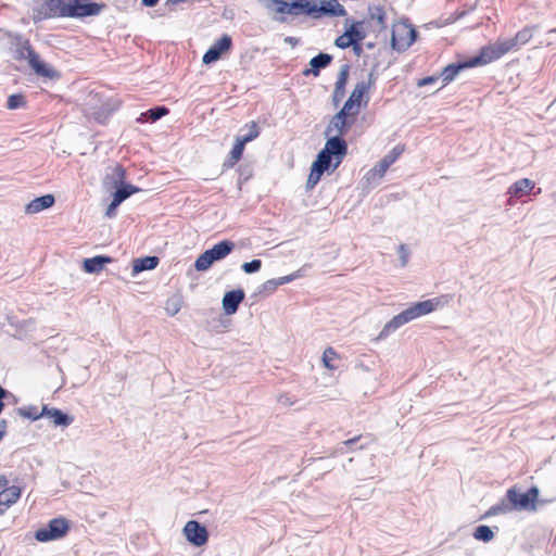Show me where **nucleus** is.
I'll use <instances>...</instances> for the list:
<instances>
[{
    "instance_id": "nucleus-40",
    "label": "nucleus",
    "mask_w": 556,
    "mask_h": 556,
    "mask_svg": "<svg viewBox=\"0 0 556 556\" xmlns=\"http://www.w3.org/2000/svg\"><path fill=\"white\" fill-rule=\"evenodd\" d=\"M258 136H260V127H258L257 123L252 122L249 125V131L245 135L238 136V137L241 140H243V142L247 144V143L253 141L254 139H256Z\"/></svg>"
},
{
    "instance_id": "nucleus-53",
    "label": "nucleus",
    "mask_w": 556,
    "mask_h": 556,
    "mask_svg": "<svg viewBox=\"0 0 556 556\" xmlns=\"http://www.w3.org/2000/svg\"><path fill=\"white\" fill-rule=\"evenodd\" d=\"M12 396V394L7 390L4 389L3 387L0 386V414L2 413L3 408H4V400Z\"/></svg>"
},
{
    "instance_id": "nucleus-52",
    "label": "nucleus",
    "mask_w": 556,
    "mask_h": 556,
    "mask_svg": "<svg viewBox=\"0 0 556 556\" xmlns=\"http://www.w3.org/2000/svg\"><path fill=\"white\" fill-rule=\"evenodd\" d=\"M399 254H400L402 266H405L408 261V250L406 249L405 244H401L399 247Z\"/></svg>"
},
{
    "instance_id": "nucleus-47",
    "label": "nucleus",
    "mask_w": 556,
    "mask_h": 556,
    "mask_svg": "<svg viewBox=\"0 0 556 556\" xmlns=\"http://www.w3.org/2000/svg\"><path fill=\"white\" fill-rule=\"evenodd\" d=\"M278 287L276 279H269L261 286L260 292L273 293Z\"/></svg>"
},
{
    "instance_id": "nucleus-61",
    "label": "nucleus",
    "mask_w": 556,
    "mask_h": 556,
    "mask_svg": "<svg viewBox=\"0 0 556 556\" xmlns=\"http://www.w3.org/2000/svg\"><path fill=\"white\" fill-rule=\"evenodd\" d=\"M5 509H7V508H5V507H3V506L0 504V516H1L2 514H4Z\"/></svg>"
},
{
    "instance_id": "nucleus-9",
    "label": "nucleus",
    "mask_w": 556,
    "mask_h": 556,
    "mask_svg": "<svg viewBox=\"0 0 556 556\" xmlns=\"http://www.w3.org/2000/svg\"><path fill=\"white\" fill-rule=\"evenodd\" d=\"M517 47L514 42L513 38L497 41L494 45L484 47L481 49L480 53L478 54V58L480 60L481 65L491 63L504 54L508 53L511 50H516Z\"/></svg>"
},
{
    "instance_id": "nucleus-19",
    "label": "nucleus",
    "mask_w": 556,
    "mask_h": 556,
    "mask_svg": "<svg viewBox=\"0 0 556 556\" xmlns=\"http://www.w3.org/2000/svg\"><path fill=\"white\" fill-rule=\"evenodd\" d=\"M332 62V55L329 53L320 52L309 61V68L303 72V75L318 76L323 68H326Z\"/></svg>"
},
{
    "instance_id": "nucleus-20",
    "label": "nucleus",
    "mask_w": 556,
    "mask_h": 556,
    "mask_svg": "<svg viewBox=\"0 0 556 556\" xmlns=\"http://www.w3.org/2000/svg\"><path fill=\"white\" fill-rule=\"evenodd\" d=\"M113 262V258L108 255H96L90 258H85L83 262V268L88 274L100 273L106 264Z\"/></svg>"
},
{
    "instance_id": "nucleus-49",
    "label": "nucleus",
    "mask_w": 556,
    "mask_h": 556,
    "mask_svg": "<svg viewBox=\"0 0 556 556\" xmlns=\"http://www.w3.org/2000/svg\"><path fill=\"white\" fill-rule=\"evenodd\" d=\"M299 277H300V271L298 270V271H294V273H292L290 275L276 278V280H277L278 286H282L285 283L293 281L294 279H296Z\"/></svg>"
},
{
    "instance_id": "nucleus-42",
    "label": "nucleus",
    "mask_w": 556,
    "mask_h": 556,
    "mask_svg": "<svg viewBox=\"0 0 556 556\" xmlns=\"http://www.w3.org/2000/svg\"><path fill=\"white\" fill-rule=\"evenodd\" d=\"M25 105V98L21 93L11 94L8 99L7 106L10 110H16Z\"/></svg>"
},
{
    "instance_id": "nucleus-7",
    "label": "nucleus",
    "mask_w": 556,
    "mask_h": 556,
    "mask_svg": "<svg viewBox=\"0 0 556 556\" xmlns=\"http://www.w3.org/2000/svg\"><path fill=\"white\" fill-rule=\"evenodd\" d=\"M539 494L536 486H531L525 493H520L516 486L507 490V498L513 504L514 510H534Z\"/></svg>"
},
{
    "instance_id": "nucleus-16",
    "label": "nucleus",
    "mask_w": 556,
    "mask_h": 556,
    "mask_svg": "<svg viewBox=\"0 0 556 556\" xmlns=\"http://www.w3.org/2000/svg\"><path fill=\"white\" fill-rule=\"evenodd\" d=\"M245 293L242 289L227 291L222 300L223 309L226 315H233L237 313L239 305L244 300Z\"/></svg>"
},
{
    "instance_id": "nucleus-59",
    "label": "nucleus",
    "mask_w": 556,
    "mask_h": 556,
    "mask_svg": "<svg viewBox=\"0 0 556 556\" xmlns=\"http://www.w3.org/2000/svg\"><path fill=\"white\" fill-rule=\"evenodd\" d=\"M351 46L353 47L354 52H355L357 55H359V54H361V52H362V47H361L359 42H356V46H355V45H351Z\"/></svg>"
},
{
    "instance_id": "nucleus-2",
    "label": "nucleus",
    "mask_w": 556,
    "mask_h": 556,
    "mask_svg": "<svg viewBox=\"0 0 556 556\" xmlns=\"http://www.w3.org/2000/svg\"><path fill=\"white\" fill-rule=\"evenodd\" d=\"M105 8V3L91 0H45L39 14H42L43 18L54 16L85 18L99 15Z\"/></svg>"
},
{
    "instance_id": "nucleus-46",
    "label": "nucleus",
    "mask_w": 556,
    "mask_h": 556,
    "mask_svg": "<svg viewBox=\"0 0 556 556\" xmlns=\"http://www.w3.org/2000/svg\"><path fill=\"white\" fill-rule=\"evenodd\" d=\"M336 356H337V354H336L334 350L332 348H327L323 355L324 365L327 368H330V369L333 368V366L330 364V361L333 359Z\"/></svg>"
},
{
    "instance_id": "nucleus-57",
    "label": "nucleus",
    "mask_w": 556,
    "mask_h": 556,
    "mask_svg": "<svg viewBox=\"0 0 556 556\" xmlns=\"http://www.w3.org/2000/svg\"><path fill=\"white\" fill-rule=\"evenodd\" d=\"M8 484H9V479L5 476L0 475V488H3V489L9 488Z\"/></svg>"
},
{
    "instance_id": "nucleus-15",
    "label": "nucleus",
    "mask_w": 556,
    "mask_h": 556,
    "mask_svg": "<svg viewBox=\"0 0 556 556\" xmlns=\"http://www.w3.org/2000/svg\"><path fill=\"white\" fill-rule=\"evenodd\" d=\"M12 482L13 485L3 489L0 492V504L5 508H9L20 500L22 491L24 489L22 479L14 478Z\"/></svg>"
},
{
    "instance_id": "nucleus-18",
    "label": "nucleus",
    "mask_w": 556,
    "mask_h": 556,
    "mask_svg": "<svg viewBox=\"0 0 556 556\" xmlns=\"http://www.w3.org/2000/svg\"><path fill=\"white\" fill-rule=\"evenodd\" d=\"M349 71L350 66L348 64L342 65L340 68L332 93V101L334 105H338L345 96V86L349 79Z\"/></svg>"
},
{
    "instance_id": "nucleus-13",
    "label": "nucleus",
    "mask_w": 556,
    "mask_h": 556,
    "mask_svg": "<svg viewBox=\"0 0 556 556\" xmlns=\"http://www.w3.org/2000/svg\"><path fill=\"white\" fill-rule=\"evenodd\" d=\"M375 81H376V76H375L374 72L371 71L368 74L367 80H361L355 85L353 91L351 92V94L349 97L356 104V110L354 111V113L359 112L363 101H364L365 105L368 103L369 98L367 96V92L370 89V87L375 84Z\"/></svg>"
},
{
    "instance_id": "nucleus-55",
    "label": "nucleus",
    "mask_w": 556,
    "mask_h": 556,
    "mask_svg": "<svg viewBox=\"0 0 556 556\" xmlns=\"http://www.w3.org/2000/svg\"><path fill=\"white\" fill-rule=\"evenodd\" d=\"M283 41L292 47H295L299 43V39L291 36L286 37Z\"/></svg>"
},
{
    "instance_id": "nucleus-26",
    "label": "nucleus",
    "mask_w": 556,
    "mask_h": 556,
    "mask_svg": "<svg viewBox=\"0 0 556 556\" xmlns=\"http://www.w3.org/2000/svg\"><path fill=\"white\" fill-rule=\"evenodd\" d=\"M159 257L154 255L136 258L132 262V275L135 276L141 271L154 269L159 265Z\"/></svg>"
},
{
    "instance_id": "nucleus-4",
    "label": "nucleus",
    "mask_w": 556,
    "mask_h": 556,
    "mask_svg": "<svg viewBox=\"0 0 556 556\" xmlns=\"http://www.w3.org/2000/svg\"><path fill=\"white\" fill-rule=\"evenodd\" d=\"M439 304L438 299H430L421 302H417L412 304L409 307L394 316L390 321H388L378 336V340L386 339L391 332L395 331L403 325L420 317L427 315L435 309Z\"/></svg>"
},
{
    "instance_id": "nucleus-45",
    "label": "nucleus",
    "mask_w": 556,
    "mask_h": 556,
    "mask_svg": "<svg viewBox=\"0 0 556 556\" xmlns=\"http://www.w3.org/2000/svg\"><path fill=\"white\" fill-rule=\"evenodd\" d=\"M355 110H356V104L349 98L338 113H343V116L348 118L349 115L357 114V113H354Z\"/></svg>"
},
{
    "instance_id": "nucleus-60",
    "label": "nucleus",
    "mask_w": 556,
    "mask_h": 556,
    "mask_svg": "<svg viewBox=\"0 0 556 556\" xmlns=\"http://www.w3.org/2000/svg\"><path fill=\"white\" fill-rule=\"evenodd\" d=\"M8 422L4 419L0 420V429L4 430V433L7 432Z\"/></svg>"
},
{
    "instance_id": "nucleus-31",
    "label": "nucleus",
    "mask_w": 556,
    "mask_h": 556,
    "mask_svg": "<svg viewBox=\"0 0 556 556\" xmlns=\"http://www.w3.org/2000/svg\"><path fill=\"white\" fill-rule=\"evenodd\" d=\"M514 510L513 504L509 502V498H507V495L501 500L500 503L493 505L490 507V509L486 511L485 516H497V515H504L508 514Z\"/></svg>"
},
{
    "instance_id": "nucleus-38",
    "label": "nucleus",
    "mask_w": 556,
    "mask_h": 556,
    "mask_svg": "<svg viewBox=\"0 0 556 556\" xmlns=\"http://www.w3.org/2000/svg\"><path fill=\"white\" fill-rule=\"evenodd\" d=\"M17 413L28 419L37 420L45 416L43 408L40 413H38V409L36 406H28V407H21L17 409Z\"/></svg>"
},
{
    "instance_id": "nucleus-43",
    "label": "nucleus",
    "mask_w": 556,
    "mask_h": 556,
    "mask_svg": "<svg viewBox=\"0 0 556 556\" xmlns=\"http://www.w3.org/2000/svg\"><path fill=\"white\" fill-rule=\"evenodd\" d=\"M261 268H262V261L258 258H254V260H252L250 262H245L241 265V269L245 274H255V273L260 271Z\"/></svg>"
},
{
    "instance_id": "nucleus-54",
    "label": "nucleus",
    "mask_w": 556,
    "mask_h": 556,
    "mask_svg": "<svg viewBox=\"0 0 556 556\" xmlns=\"http://www.w3.org/2000/svg\"><path fill=\"white\" fill-rule=\"evenodd\" d=\"M437 79L438 78L435 76H427L425 78L419 79L417 85L419 87L431 85V84L435 83Z\"/></svg>"
},
{
    "instance_id": "nucleus-1",
    "label": "nucleus",
    "mask_w": 556,
    "mask_h": 556,
    "mask_svg": "<svg viewBox=\"0 0 556 556\" xmlns=\"http://www.w3.org/2000/svg\"><path fill=\"white\" fill-rule=\"evenodd\" d=\"M265 8L278 15L273 20L279 23L287 21L286 14L292 16H345L346 10L338 0H321L320 5L311 0H265Z\"/></svg>"
},
{
    "instance_id": "nucleus-32",
    "label": "nucleus",
    "mask_w": 556,
    "mask_h": 556,
    "mask_svg": "<svg viewBox=\"0 0 556 556\" xmlns=\"http://www.w3.org/2000/svg\"><path fill=\"white\" fill-rule=\"evenodd\" d=\"M362 22L353 23L346 30L345 36L356 46V42H361L365 38V33L361 28Z\"/></svg>"
},
{
    "instance_id": "nucleus-28",
    "label": "nucleus",
    "mask_w": 556,
    "mask_h": 556,
    "mask_svg": "<svg viewBox=\"0 0 556 556\" xmlns=\"http://www.w3.org/2000/svg\"><path fill=\"white\" fill-rule=\"evenodd\" d=\"M168 113V109L164 105L154 106L143 113L138 117L139 123L151 122L154 123L165 116Z\"/></svg>"
},
{
    "instance_id": "nucleus-12",
    "label": "nucleus",
    "mask_w": 556,
    "mask_h": 556,
    "mask_svg": "<svg viewBox=\"0 0 556 556\" xmlns=\"http://www.w3.org/2000/svg\"><path fill=\"white\" fill-rule=\"evenodd\" d=\"M232 47V39L229 35L224 34L218 40H216L204 53L202 62L205 65L212 64L218 61L224 53L228 52Z\"/></svg>"
},
{
    "instance_id": "nucleus-5",
    "label": "nucleus",
    "mask_w": 556,
    "mask_h": 556,
    "mask_svg": "<svg viewBox=\"0 0 556 556\" xmlns=\"http://www.w3.org/2000/svg\"><path fill=\"white\" fill-rule=\"evenodd\" d=\"M404 147L395 146L388 154H386L370 170L367 172L364 179L370 187L377 186L384 176L388 168L401 156Z\"/></svg>"
},
{
    "instance_id": "nucleus-36",
    "label": "nucleus",
    "mask_w": 556,
    "mask_h": 556,
    "mask_svg": "<svg viewBox=\"0 0 556 556\" xmlns=\"http://www.w3.org/2000/svg\"><path fill=\"white\" fill-rule=\"evenodd\" d=\"M332 159H333V156L326 153V151L320 150L319 153L317 154L316 160L313 162V164L317 165V167H319L320 169L326 172L330 167L333 166V165H331Z\"/></svg>"
},
{
    "instance_id": "nucleus-58",
    "label": "nucleus",
    "mask_w": 556,
    "mask_h": 556,
    "mask_svg": "<svg viewBox=\"0 0 556 556\" xmlns=\"http://www.w3.org/2000/svg\"><path fill=\"white\" fill-rule=\"evenodd\" d=\"M281 404L283 405H291L292 402L290 401L289 396L287 395H281L278 400Z\"/></svg>"
},
{
    "instance_id": "nucleus-56",
    "label": "nucleus",
    "mask_w": 556,
    "mask_h": 556,
    "mask_svg": "<svg viewBox=\"0 0 556 556\" xmlns=\"http://www.w3.org/2000/svg\"><path fill=\"white\" fill-rule=\"evenodd\" d=\"M160 0H141V3L144 5V7H148V8H153L155 7L157 3H159Z\"/></svg>"
},
{
    "instance_id": "nucleus-29",
    "label": "nucleus",
    "mask_w": 556,
    "mask_h": 556,
    "mask_svg": "<svg viewBox=\"0 0 556 556\" xmlns=\"http://www.w3.org/2000/svg\"><path fill=\"white\" fill-rule=\"evenodd\" d=\"M117 108H118V104L116 101L109 100L105 103H103L99 110L93 111L92 114L97 122L104 123L109 118V116L115 110H117Z\"/></svg>"
},
{
    "instance_id": "nucleus-48",
    "label": "nucleus",
    "mask_w": 556,
    "mask_h": 556,
    "mask_svg": "<svg viewBox=\"0 0 556 556\" xmlns=\"http://www.w3.org/2000/svg\"><path fill=\"white\" fill-rule=\"evenodd\" d=\"M239 184H241L242 181H247L251 176H252V172H251V168L248 167V166H239Z\"/></svg>"
},
{
    "instance_id": "nucleus-8",
    "label": "nucleus",
    "mask_w": 556,
    "mask_h": 556,
    "mask_svg": "<svg viewBox=\"0 0 556 556\" xmlns=\"http://www.w3.org/2000/svg\"><path fill=\"white\" fill-rule=\"evenodd\" d=\"M417 39V30L409 24H400L393 27L391 47L397 52L407 50Z\"/></svg>"
},
{
    "instance_id": "nucleus-34",
    "label": "nucleus",
    "mask_w": 556,
    "mask_h": 556,
    "mask_svg": "<svg viewBox=\"0 0 556 556\" xmlns=\"http://www.w3.org/2000/svg\"><path fill=\"white\" fill-rule=\"evenodd\" d=\"M214 264V260L211 254L205 250L201 253L194 262V268L198 271H205Z\"/></svg>"
},
{
    "instance_id": "nucleus-11",
    "label": "nucleus",
    "mask_w": 556,
    "mask_h": 556,
    "mask_svg": "<svg viewBox=\"0 0 556 556\" xmlns=\"http://www.w3.org/2000/svg\"><path fill=\"white\" fill-rule=\"evenodd\" d=\"M184 534L187 541L197 547L203 546L208 540L206 527L197 520H189L185 525Z\"/></svg>"
},
{
    "instance_id": "nucleus-44",
    "label": "nucleus",
    "mask_w": 556,
    "mask_h": 556,
    "mask_svg": "<svg viewBox=\"0 0 556 556\" xmlns=\"http://www.w3.org/2000/svg\"><path fill=\"white\" fill-rule=\"evenodd\" d=\"M181 308V299L180 298H172L167 300L165 309L168 315H176Z\"/></svg>"
},
{
    "instance_id": "nucleus-41",
    "label": "nucleus",
    "mask_w": 556,
    "mask_h": 556,
    "mask_svg": "<svg viewBox=\"0 0 556 556\" xmlns=\"http://www.w3.org/2000/svg\"><path fill=\"white\" fill-rule=\"evenodd\" d=\"M369 11H370V18L377 21L380 28H386L387 27L386 13H384L383 9L380 7H375V8H370Z\"/></svg>"
},
{
    "instance_id": "nucleus-35",
    "label": "nucleus",
    "mask_w": 556,
    "mask_h": 556,
    "mask_svg": "<svg viewBox=\"0 0 556 556\" xmlns=\"http://www.w3.org/2000/svg\"><path fill=\"white\" fill-rule=\"evenodd\" d=\"M325 172L317 167V165L312 164L311 173L308 175L307 181H306V190L309 191L315 188V186L319 182L323 174Z\"/></svg>"
},
{
    "instance_id": "nucleus-21",
    "label": "nucleus",
    "mask_w": 556,
    "mask_h": 556,
    "mask_svg": "<svg viewBox=\"0 0 556 556\" xmlns=\"http://www.w3.org/2000/svg\"><path fill=\"white\" fill-rule=\"evenodd\" d=\"M535 187V182L529 178H522L514 182L509 189L508 194L510 198H522L528 195Z\"/></svg>"
},
{
    "instance_id": "nucleus-6",
    "label": "nucleus",
    "mask_w": 556,
    "mask_h": 556,
    "mask_svg": "<svg viewBox=\"0 0 556 556\" xmlns=\"http://www.w3.org/2000/svg\"><path fill=\"white\" fill-rule=\"evenodd\" d=\"M68 530L70 522L63 517H58L51 519L46 527L36 530L34 538L38 542H50L64 538Z\"/></svg>"
},
{
    "instance_id": "nucleus-14",
    "label": "nucleus",
    "mask_w": 556,
    "mask_h": 556,
    "mask_svg": "<svg viewBox=\"0 0 556 556\" xmlns=\"http://www.w3.org/2000/svg\"><path fill=\"white\" fill-rule=\"evenodd\" d=\"M478 65H481L478 55L472 56L464 62H457L446 65L441 72V77L444 83V86L453 81L455 77L460 73V71L465 68L475 67Z\"/></svg>"
},
{
    "instance_id": "nucleus-10",
    "label": "nucleus",
    "mask_w": 556,
    "mask_h": 556,
    "mask_svg": "<svg viewBox=\"0 0 556 556\" xmlns=\"http://www.w3.org/2000/svg\"><path fill=\"white\" fill-rule=\"evenodd\" d=\"M323 151H326V153L333 156L336 160L332 166V170H334L340 166L343 159L348 154V143L340 136H329L327 137V141Z\"/></svg>"
},
{
    "instance_id": "nucleus-25",
    "label": "nucleus",
    "mask_w": 556,
    "mask_h": 556,
    "mask_svg": "<svg viewBox=\"0 0 556 556\" xmlns=\"http://www.w3.org/2000/svg\"><path fill=\"white\" fill-rule=\"evenodd\" d=\"M233 249L235 243L228 239H225L214 244L211 249L207 250V252L211 254L215 263L228 256L233 251Z\"/></svg>"
},
{
    "instance_id": "nucleus-37",
    "label": "nucleus",
    "mask_w": 556,
    "mask_h": 556,
    "mask_svg": "<svg viewBox=\"0 0 556 556\" xmlns=\"http://www.w3.org/2000/svg\"><path fill=\"white\" fill-rule=\"evenodd\" d=\"M531 38H532V29L529 27H526V28L519 30L515 35V37H513L517 49L520 48L521 46L526 45L527 42H529Z\"/></svg>"
},
{
    "instance_id": "nucleus-3",
    "label": "nucleus",
    "mask_w": 556,
    "mask_h": 556,
    "mask_svg": "<svg viewBox=\"0 0 556 556\" xmlns=\"http://www.w3.org/2000/svg\"><path fill=\"white\" fill-rule=\"evenodd\" d=\"M14 46L13 58L16 61H27L36 75L49 79H59L60 73L43 63L39 54L33 49L29 40L22 35H16L12 41Z\"/></svg>"
},
{
    "instance_id": "nucleus-24",
    "label": "nucleus",
    "mask_w": 556,
    "mask_h": 556,
    "mask_svg": "<svg viewBox=\"0 0 556 556\" xmlns=\"http://www.w3.org/2000/svg\"><path fill=\"white\" fill-rule=\"evenodd\" d=\"M244 148L245 143L243 140L237 137L228 157L223 162V170L232 168L241 160Z\"/></svg>"
},
{
    "instance_id": "nucleus-27",
    "label": "nucleus",
    "mask_w": 556,
    "mask_h": 556,
    "mask_svg": "<svg viewBox=\"0 0 556 556\" xmlns=\"http://www.w3.org/2000/svg\"><path fill=\"white\" fill-rule=\"evenodd\" d=\"M111 187L115 189V191L113 192V199H115V201H118L119 203H123L130 195L140 191V188L125 182L114 185Z\"/></svg>"
},
{
    "instance_id": "nucleus-50",
    "label": "nucleus",
    "mask_w": 556,
    "mask_h": 556,
    "mask_svg": "<svg viewBox=\"0 0 556 556\" xmlns=\"http://www.w3.org/2000/svg\"><path fill=\"white\" fill-rule=\"evenodd\" d=\"M118 201H115V199L112 198L111 203L108 205V208L105 211V216L109 218H112L116 214V208L121 205Z\"/></svg>"
},
{
    "instance_id": "nucleus-39",
    "label": "nucleus",
    "mask_w": 556,
    "mask_h": 556,
    "mask_svg": "<svg viewBox=\"0 0 556 556\" xmlns=\"http://www.w3.org/2000/svg\"><path fill=\"white\" fill-rule=\"evenodd\" d=\"M363 439L362 435H358V437H354L352 439H349L344 442L341 443L340 446H338L337 448V452L339 453H344L345 452V448L346 450H351V451H354V450H357V448H363L364 447V444H361L359 446H356V444Z\"/></svg>"
},
{
    "instance_id": "nucleus-30",
    "label": "nucleus",
    "mask_w": 556,
    "mask_h": 556,
    "mask_svg": "<svg viewBox=\"0 0 556 556\" xmlns=\"http://www.w3.org/2000/svg\"><path fill=\"white\" fill-rule=\"evenodd\" d=\"M126 178V170L123 166L116 165L112 174H108L104 178V185L105 186H114L118 184H124V180Z\"/></svg>"
},
{
    "instance_id": "nucleus-23",
    "label": "nucleus",
    "mask_w": 556,
    "mask_h": 556,
    "mask_svg": "<svg viewBox=\"0 0 556 556\" xmlns=\"http://www.w3.org/2000/svg\"><path fill=\"white\" fill-rule=\"evenodd\" d=\"M43 414L52 419L55 427H68L74 421V417L59 408H49L47 405H43Z\"/></svg>"
},
{
    "instance_id": "nucleus-51",
    "label": "nucleus",
    "mask_w": 556,
    "mask_h": 556,
    "mask_svg": "<svg viewBox=\"0 0 556 556\" xmlns=\"http://www.w3.org/2000/svg\"><path fill=\"white\" fill-rule=\"evenodd\" d=\"M334 45L338 47V48H341V49H346L349 48L352 43V41L350 39H348V37L344 35L338 37L334 41Z\"/></svg>"
},
{
    "instance_id": "nucleus-17",
    "label": "nucleus",
    "mask_w": 556,
    "mask_h": 556,
    "mask_svg": "<svg viewBox=\"0 0 556 556\" xmlns=\"http://www.w3.org/2000/svg\"><path fill=\"white\" fill-rule=\"evenodd\" d=\"M350 127L351 124L346 121V117L343 116V113H336L325 130V136L329 137L334 132L333 136H340L343 138Z\"/></svg>"
},
{
    "instance_id": "nucleus-22",
    "label": "nucleus",
    "mask_w": 556,
    "mask_h": 556,
    "mask_svg": "<svg viewBox=\"0 0 556 556\" xmlns=\"http://www.w3.org/2000/svg\"><path fill=\"white\" fill-rule=\"evenodd\" d=\"M55 202V198L53 194H45L31 200L26 206L25 212L27 214L39 213L46 208L51 207Z\"/></svg>"
},
{
    "instance_id": "nucleus-33",
    "label": "nucleus",
    "mask_w": 556,
    "mask_h": 556,
    "mask_svg": "<svg viewBox=\"0 0 556 556\" xmlns=\"http://www.w3.org/2000/svg\"><path fill=\"white\" fill-rule=\"evenodd\" d=\"M473 538L478 541H482L484 543H488L493 540L494 532L493 530L486 526V525H480L478 526L473 531Z\"/></svg>"
}]
</instances>
